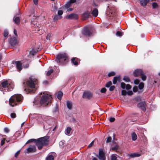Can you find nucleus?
<instances>
[{
  "instance_id": "f257e3e1",
  "label": "nucleus",
  "mask_w": 160,
  "mask_h": 160,
  "mask_svg": "<svg viewBox=\"0 0 160 160\" xmlns=\"http://www.w3.org/2000/svg\"><path fill=\"white\" fill-rule=\"evenodd\" d=\"M23 97L20 94H16L12 96L9 99V105L12 107H14L19 102H22Z\"/></svg>"
},
{
  "instance_id": "f03ea898",
  "label": "nucleus",
  "mask_w": 160,
  "mask_h": 160,
  "mask_svg": "<svg viewBox=\"0 0 160 160\" xmlns=\"http://www.w3.org/2000/svg\"><path fill=\"white\" fill-rule=\"evenodd\" d=\"M36 81L35 80L30 78L27 82V84L29 87L28 88H26L24 90L29 93H34L36 90L35 84Z\"/></svg>"
},
{
  "instance_id": "7ed1b4c3",
  "label": "nucleus",
  "mask_w": 160,
  "mask_h": 160,
  "mask_svg": "<svg viewBox=\"0 0 160 160\" xmlns=\"http://www.w3.org/2000/svg\"><path fill=\"white\" fill-rule=\"evenodd\" d=\"M43 95L42 97L40 103L45 106L47 105L52 99L51 95L50 93L47 92H43Z\"/></svg>"
},
{
  "instance_id": "20e7f679",
  "label": "nucleus",
  "mask_w": 160,
  "mask_h": 160,
  "mask_svg": "<svg viewBox=\"0 0 160 160\" xmlns=\"http://www.w3.org/2000/svg\"><path fill=\"white\" fill-rule=\"evenodd\" d=\"M56 61L59 64L64 65L68 62V58L65 53H62L57 55Z\"/></svg>"
},
{
  "instance_id": "39448f33",
  "label": "nucleus",
  "mask_w": 160,
  "mask_h": 160,
  "mask_svg": "<svg viewBox=\"0 0 160 160\" xmlns=\"http://www.w3.org/2000/svg\"><path fill=\"white\" fill-rule=\"evenodd\" d=\"M48 138L47 137H43L37 140L36 144L39 149H41L44 145L47 144L48 143Z\"/></svg>"
},
{
  "instance_id": "423d86ee",
  "label": "nucleus",
  "mask_w": 160,
  "mask_h": 160,
  "mask_svg": "<svg viewBox=\"0 0 160 160\" xmlns=\"http://www.w3.org/2000/svg\"><path fill=\"white\" fill-rule=\"evenodd\" d=\"M2 88L0 87V90L3 92L4 94V92L3 88L4 89L5 92L11 91L13 89V87L12 85L8 82L7 81H4L1 83Z\"/></svg>"
},
{
  "instance_id": "0eeeda50",
  "label": "nucleus",
  "mask_w": 160,
  "mask_h": 160,
  "mask_svg": "<svg viewBox=\"0 0 160 160\" xmlns=\"http://www.w3.org/2000/svg\"><path fill=\"white\" fill-rule=\"evenodd\" d=\"M98 158L99 160H106L105 153L102 149L99 150Z\"/></svg>"
},
{
  "instance_id": "6e6552de",
  "label": "nucleus",
  "mask_w": 160,
  "mask_h": 160,
  "mask_svg": "<svg viewBox=\"0 0 160 160\" xmlns=\"http://www.w3.org/2000/svg\"><path fill=\"white\" fill-rule=\"evenodd\" d=\"M9 43L12 47H14L17 44V40L14 37L10 38L9 41Z\"/></svg>"
},
{
  "instance_id": "1a4fd4ad",
  "label": "nucleus",
  "mask_w": 160,
  "mask_h": 160,
  "mask_svg": "<svg viewBox=\"0 0 160 160\" xmlns=\"http://www.w3.org/2000/svg\"><path fill=\"white\" fill-rule=\"evenodd\" d=\"M56 156V154L54 152H52L48 154L45 160H54V157Z\"/></svg>"
},
{
  "instance_id": "9d476101",
  "label": "nucleus",
  "mask_w": 160,
  "mask_h": 160,
  "mask_svg": "<svg viewBox=\"0 0 160 160\" xmlns=\"http://www.w3.org/2000/svg\"><path fill=\"white\" fill-rule=\"evenodd\" d=\"M82 34L86 36H89L91 34V32L89 30L87 27H85L82 31Z\"/></svg>"
},
{
  "instance_id": "9b49d317",
  "label": "nucleus",
  "mask_w": 160,
  "mask_h": 160,
  "mask_svg": "<svg viewBox=\"0 0 160 160\" xmlns=\"http://www.w3.org/2000/svg\"><path fill=\"white\" fill-rule=\"evenodd\" d=\"M143 72L140 69H137L135 70L133 72L134 75L135 77L141 76L143 75Z\"/></svg>"
},
{
  "instance_id": "f8f14e48",
  "label": "nucleus",
  "mask_w": 160,
  "mask_h": 160,
  "mask_svg": "<svg viewBox=\"0 0 160 160\" xmlns=\"http://www.w3.org/2000/svg\"><path fill=\"white\" fill-rule=\"evenodd\" d=\"M36 150V147L34 145H30L27 149V152L29 153L31 152H35Z\"/></svg>"
},
{
  "instance_id": "ddd939ff",
  "label": "nucleus",
  "mask_w": 160,
  "mask_h": 160,
  "mask_svg": "<svg viewBox=\"0 0 160 160\" xmlns=\"http://www.w3.org/2000/svg\"><path fill=\"white\" fill-rule=\"evenodd\" d=\"M137 106L139 108H140L143 111H145L146 110L144 102H140L137 104Z\"/></svg>"
},
{
  "instance_id": "4468645a",
  "label": "nucleus",
  "mask_w": 160,
  "mask_h": 160,
  "mask_svg": "<svg viewBox=\"0 0 160 160\" xmlns=\"http://www.w3.org/2000/svg\"><path fill=\"white\" fill-rule=\"evenodd\" d=\"M13 64H15L17 68L19 71L21 70L22 69V63L19 61H16L15 62V63L13 62Z\"/></svg>"
},
{
  "instance_id": "2eb2a0df",
  "label": "nucleus",
  "mask_w": 160,
  "mask_h": 160,
  "mask_svg": "<svg viewBox=\"0 0 160 160\" xmlns=\"http://www.w3.org/2000/svg\"><path fill=\"white\" fill-rule=\"evenodd\" d=\"M92 94L89 92H85L83 94V97L84 98L89 99L92 96Z\"/></svg>"
},
{
  "instance_id": "dca6fc26",
  "label": "nucleus",
  "mask_w": 160,
  "mask_h": 160,
  "mask_svg": "<svg viewBox=\"0 0 160 160\" xmlns=\"http://www.w3.org/2000/svg\"><path fill=\"white\" fill-rule=\"evenodd\" d=\"M66 18L68 19H75L78 18V15L74 13H72L69 15L66 16Z\"/></svg>"
},
{
  "instance_id": "f3484780",
  "label": "nucleus",
  "mask_w": 160,
  "mask_h": 160,
  "mask_svg": "<svg viewBox=\"0 0 160 160\" xmlns=\"http://www.w3.org/2000/svg\"><path fill=\"white\" fill-rule=\"evenodd\" d=\"M36 118L38 122H40L44 120L45 119V117L44 116H42L40 115H38L36 117Z\"/></svg>"
},
{
  "instance_id": "a211bd4d",
  "label": "nucleus",
  "mask_w": 160,
  "mask_h": 160,
  "mask_svg": "<svg viewBox=\"0 0 160 160\" xmlns=\"http://www.w3.org/2000/svg\"><path fill=\"white\" fill-rule=\"evenodd\" d=\"M98 10L96 8H95L92 11L91 14L93 16L96 17L98 16Z\"/></svg>"
},
{
  "instance_id": "6ab92c4d",
  "label": "nucleus",
  "mask_w": 160,
  "mask_h": 160,
  "mask_svg": "<svg viewBox=\"0 0 160 160\" xmlns=\"http://www.w3.org/2000/svg\"><path fill=\"white\" fill-rule=\"evenodd\" d=\"M118 82H120V77L118 76L114 77L113 79V83L115 84Z\"/></svg>"
},
{
  "instance_id": "aec40b11",
  "label": "nucleus",
  "mask_w": 160,
  "mask_h": 160,
  "mask_svg": "<svg viewBox=\"0 0 160 160\" xmlns=\"http://www.w3.org/2000/svg\"><path fill=\"white\" fill-rule=\"evenodd\" d=\"M90 14L89 12L88 11H86L83 14V19H86L87 18H88Z\"/></svg>"
},
{
  "instance_id": "412c9836",
  "label": "nucleus",
  "mask_w": 160,
  "mask_h": 160,
  "mask_svg": "<svg viewBox=\"0 0 160 160\" xmlns=\"http://www.w3.org/2000/svg\"><path fill=\"white\" fill-rule=\"evenodd\" d=\"M149 0H142L140 1V3L142 6L144 7L146 6L147 2H148Z\"/></svg>"
},
{
  "instance_id": "4be33fe9",
  "label": "nucleus",
  "mask_w": 160,
  "mask_h": 160,
  "mask_svg": "<svg viewBox=\"0 0 160 160\" xmlns=\"http://www.w3.org/2000/svg\"><path fill=\"white\" fill-rule=\"evenodd\" d=\"M2 136V138L1 140V146H2L4 145L5 143V140H6V136L5 135H2L1 136Z\"/></svg>"
},
{
  "instance_id": "5701e85b",
  "label": "nucleus",
  "mask_w": 160,
  "mask_h": 160,
  "mask_svg": "<svg viewBox=\"0 0 160 160\" xmlns=\"http://www.w3.org/2000/svg\"><path fill=\"white\" fill-rule=\"evenodd\" d=\"M13 21L16 24H18L20 23V20L19 17H14L13 18Z\"/></svg>"
},
{
  "instance_id": "b1692460",
  "label": "nucleus",
  "mask_w": 160,
  "mask_h": 160,
  "mask_svg": "<svg viewBox=\"0 0 160 160\" xmlns=\"http://www.w3.org/2000/svg\"><path fill=\"white\" fill-rule=\"evenodd\" d=\"M67 108L69 109L70 110L72 108V104L71 102L69 101H67Z\"/></svg>"
},
{
  "instance_id": "393cba45",
  "label": "nucleus",
  "mask_w": 160,
  "mask_h": 160,
  "mask_svg": "<svg viewBox=\"0 0 160 160\" xmlns=\"http://www.w3.org/2000/svg\"><path fill=\"white\" fill-rule=\"evenodd\" d=\"M141 154L137 153H133L131 154L130 156L132 158H134L135 157H139L140 156Z\"/></svg>"
},
{
  "instance_id": "a878e982",
  "label": "nucleus",
  "mask_w": 160,
  "mask_h": 160,
  "mask_svg": "<svg viewBox=\"0 0 160 160\" xmlns=\"http://www.w3.org/2000/svg\"><path fill=\"white\" fill-rule=\"evenodd\" d=\"M132 138L133 141H135L137 139V136L135 132H134L132 134Z\"/></svg>"
},
{
  "instance_id": "bb28decb",
  "label": "nucleus",
  "mask_w": 160,
  "mask_h": 160,
  "mask_svg": "<svg viewBox=\"0 0 160 160\" xmlns=\"http://www.w3.org/2000/svg\"><path fill=\"white\" fill-rule=\"evenodd\" d=\"M62 95H63V93L61 91H59L58 92V93L57 96V98L59 100H61V98H62Z\"/></svg>"
},
{
  "instance_id": "cd10ccee",
  "label": "nucleus",
  "mask_w": 160,
  "mask_h": 160,
  "mask_svg": "<svg viewBox=\"0 0 160 160\" xmlns=\"http://www.w3.org/2000/svg\"><path fill=\"white\" fill-rule=\"evenodd\" d=\"M71 130V128L70 127H68L66 130L65 132V134L67 135H68L70 134Z\"/></svg>"
},
{
  "instance_id": "c85d7f7f",
  "label": "nucleus",
  "mask_w": 160,
  "mask_h": 160,
  "mask_svg": "<svg viewBox=\"0 0 160 160\" xmlns=\"http://www.w3.org/2000/svg\"><path fill=\"white\" fill-rule=\"evenodd\" d=\"M76 58H73L71 59L72 62L75 65H78V62L76 60Z\"/></svg>"
},
{
  "instance_id": "c756f323",
  "label": "nucleus",
  "mask_w": 160,
  "mask_h": 160,
  "mask_svg": "<svg viewBox=\"0 0 160 160\" xmlns=\"http://www.w3.org/2000/svg\"><path fill=\"white\" fill-rule=\"evenodd\" d=\"M144 86V83L143 82H141L139 84L138 88L140 89L141 90L143 88Z\"/></svg>"
},
{
  "instance_id": "7c9ffc66",
  "label": "nucleus",
  "mask_w": 160,
  "mask_h": 160,
  "mask_svg": "<svg viewBox=\"0 0 160 160\" xmlns=\"http://www.w3.org/2000/svg\"><path fill=\"white\" fill-rule=\"evenodd\" d=\"M111 160H117L116 154H113L111 156Z\"/></svg>"
},
{
  "instance_id": "2f4dec72",
  "label": "nucleus",
  "mask_w": 160,
  "mask_h": 160,
  "mask_svg": "<svg viewBox=\"0 0 160 160\" xmlns=\"http://www.w3.org/2000/svg\"><path fill=\"white\" fill-rule=\"evenodd\" d=\"M112 85V82L111 81H109L106 83L105 86L107 88H109Z\"/></svg>"
},
{
  "instance_id": "473e14b6",
  "label": "nucleus",
  "mask_w": 160,
  "mask_h": 160,
  "mask_svg": "<svg viewBox=\"0 0 160 160\" xmlns=\"http://www.w3.org/2000/svg\"><path fill=\"white\" fill-rule=\"evenodd\" d=\"M116 35L117 36L121 37L123 35V33L121 32L118 31L116 32Z\"/></svg>"
},
{
  "instance_id": "72a5a7b5",
  "label": "nucleus",
  "mask_w": 160,
  "mask_h": 160,
  "mask_svg": "<svg viewBox=\"0 0 160 160\" xmlns=\"http://www.w3.org/2000/svg\"><path fill=\"white\" fill-rule=\"evenodd\" d=\"M37 140L34 139H32L28 140L26 143V144L28 143L29 142H34L36 143Z\"/></svg>"
},
{
  "instance_id": "f704fd0d",
  "label": "nucleus",
  "mask_w": 160,
  "mask_h": 160,
  "mask_svg": "<svg viewBox=\"0 0 160 160\" xmlns=\"http://www.w3.org/2000/svg\"><path fill=\"white\" fill-rule=\"evenodd\" d=\"M71 3L69 2H68L65 5V7L66 8H68L70 6Z\"/></svg>"
},
{
  "instance_id": "c9c22d12",
  "label": "nucleus",
  "mask_w": 160,
  "mask_h": 160,
  "mask_svg": "<svg viewBox=\"0 0 160 160\" xmlns=\"http://www.w3.org/2000/svg\"><path fill=\"white\" fill-rule=\"evenodd\" d=\"M53 70L52 69H51L48 71L47 73V75L48 76L50 75L52 72H53Z\"/></svg>"
},
{
  "instance_id": "e433bc0d",
  "label": "nucleus",
  "mask_w": 160,
  "mask_h": 160,
  "mask_svg": "<svg viewBox=\"0 0 160 160\" xmlns=\"http://www.w3.org/2000/svg\"><path fill=\"white\" fill-rule=\"evenodd\" d=\"M112 138L111 137L108 136V137L107 138H106V142L107 143H109L110 142L111 140H112Z\"/></svg>"
},
{
  "instance_id": "4c0bfd02",
  "label": "nucleus",
  "mask_w": 160,
  "mask_h": 160,
  "mask_svg": "<svg viewBox=\"0 0 160 160\" xmlns=\"http://www.w3.org/2000/svg\"><path fill=\"white\" fill-rule=\"evenodd\" d=\"M115 73L114 72H110L108 74V76L109 77L113 76L115 75Z\"/></svg>"
},
{
  "instance_id": "58836bf2",
  "label": "nucleus",
  "mask_w": 160,
  "mask_h": 160,
  "mask_svg": "<svg viewBox=\"0 0 160 160\" xmlns=\"http://www.w3.org/2000/svg\"><path fill=\"white\" fill-rule=\"evenodd\" d=\"M118 148V146L117 145H115L112 148V149L113 150H117Z\"/></svg>"
},
{
  "instance_id": "ea45409f",
  "label": "nucleus",
  "mask_w": 160,
  "mask_h": 160,
  "mask_svg": "<svg viewBox=\"0 0 160 160\" xmlns=\"http://www.w3.org/2000/svg\"><path fill=\"white\" fill-rule=\"evenodd\" d=\"M152 5L153 8H156L158 7L157 4L155 2H152Z\"/></svg>"
},
{
  "instance_id": "a19ab883",
  "label": "nucleus",
  "mask_w": 160,
  "mask_h": 160,
  "mask_svg": "<svg viewBox=\"0 0 160 160\" xmlns=\"http://www.w3.org/2000/svg\"><path fill=\"white\" fill-rule=\"evenodd\" d=\"M36 52L34 50L32 49L31 51H30V53L32 55V56H33L35 55Z\"/></svg>"
},
{
  "instance_id": "79ce46f5",
  "label": "nucleus",
  "mask_w": 160,
  "mask_h": 160,
  "mask_svg": "<svg viewBox=\"0 0 160 160\" xmlns=\"http://www.w3.org/2000/svg\"><path fill=\"white\" fill-rule=\"evenodd\" d=\"M121 84V87L122 89L125 88L126 85L124 82H122Z\"/></svg>"
},
{
  "instance_id": "37998d69",
  "label": "nucleus",
  "mask_w": 160,
  "mask_h": 160,
  "mask_svg": "<svg viewBox=\"0 0 160 160\" xmlns=\"http://www.w3.org/2000/svg\"><path fill=\"white\" fill-rule=\"evenodd\" d=\"M141 76H142V78H142V80L143 81H145L146 80V75H144L143 74V75H141Z\"/></svg>"
},
{
  "instance_id": "c03bdc74",
  "label": "nucleus",
  "mask_w": 160,
  "mask_h": 160,
  "mask_svg": "<svg viewBox=\"0 0 160 160\" xmlns=\"http://www.w3.org/2000/svg\"><path fill=\"white\" fill-rule=\"evenodd\" d=\"M123 80L125 82H128L130 81L128 77H124L123 78Z\"/></svg>"
},
{
  "instance_id": "a18cd8bd",
  "label": "nucleus",
  "mask_w": 160,
  "mask_h": 160,
  "mask_svg": "<svg viewBox=\"0 0 160 160\" xmlns=\"http://www.w3.org/2000/svg\"><path fill=\"white\" fill-rule=\"evenodd\" d=\"M8 35V32L7 30H5L3 33V36L5 37H7Z\"/></svg>"
},
{
  "instance_id": "49530a36",
  "label": "nucleus",
  "mask_w": 160,
  "mask_h": 160,
  "mask_svg": "<svg viewBox=\"0 0 160 160\" xmlns=\"http://www.w3.org/2000/svg\"><path fill=\"white\" fill-rule=\"evenodd\" d=\"M115 86H112L110 87L109 90L111 91H113L115 88Z\"/></svg>"
},
{
  "instance_id": "de8ad7c7",
  "label": "nucleus",
  "mask_w": 160,
  "mask_h": 160,
  "mask_svg": "<svg viewBox=\"0 0 160 160\" xmlns=\"http://www.w3.org/2000/svg\"><path fill=\"white\" fill-rule=\"evenodd\" d=\"M125 88L127 90H129V89H130L131 88V86L129 84H127Z\"/></svg>"
},
{
  "instance_id": "09e8293b",
  "label": "nucleus",
  "mask_w": 160,
  "mask_h": 160,
  "mask_svg": "<svg viewBox=\"0 0 160 160\" xmlns=\"http://www.w3.org/2000/svg\"><path fill=\"white\" fill-rule=\"evenodd\" d=\"M4 131L6 133H8L9 132V130L8 128L6 127L4 128Z\"/></svg>"
},
{
  "instance_id": "8fccbe9b",
  "label": "nucleus",
  "mask_w": 160,
  "mask_h": 160,
  "mask_svg": "<svg viewBox=\"0 0 160 160\" xmlns=\"http://www.w3.org/2000/svg\"><path fill=\"white\" fill-rule=\"evenodd\" d=\"M100 91L102 93H104L106 91V89L105 88H103L101 89Z\"/></svg>"
},
{
  "instance_id": "3c124183",
  "label": "nucleus",
  "mask_w": 160,
  "mask_h": 160,
  "mask_svg": "<svg viewBox=\"0 0 160 160\" xmlns=\"http://www.w3.org/2000/svg\"><path fill=\"white\" fill-rule=\"evenodd\" d=\"M64 143V141H62L59 142V145L61 147H62Z\"/></svg>"
},
{
  "instance_id": "603ef678",
  "label": "nucleus",
  "mask_w": 160,
  "mask_h": 160,
  "mask_svg": "<svg viewBox=\"0 0 160 160\" xmlns=\"http://www.w3.org/2000/svg\"><path fill=\"white\" fill-rule=\"evenodd\" d=\"M138 90V88L137 86L134 87L133 88V91L134 92H136Z\"/></svg>"
},
{
  "instance_id": "864d4df0",
  "label": "nucleus",
  "mask_w": 160,
  "mask_h": 160,
  "mask_svg": "<svg viewBox=\"0 0 160 160\" xmlns=\"http://www.w3.org/2000/svg\"><path fill=\"white\" fill-rule=\"evenodd\" d=\"M11 117L12 118H14L16 117V115L15 113H12L11 114Z\"/></svg>"
},
{
  "instance_id": "5fc2aeb1",
  "label": "nucleus",
  "mask_w": 160,
  "mask_h": 160,
  "mask_svg": "<svg viewBox=\"0 0 160 160\" xmlns=\"http://www.w3.org/2000/svg\"><path fill=\"white\" fill-rule=\"evenodd\" d=\"M58 13V15H61L63 14V11L61 10H59Z\"/></svg>"
},
{
  "instance_id": "6e6d98bb",
  "label": "nucleus",
  "mask_w": 160,
  "mask_h": 160,
  "mask_svg": "<svg viewBox=\"0 0 160 160\" xmlns=\"http://www.w3.org/2000/svg\"><path fill=\"white\" fill-rule=\"evenodd\" d=\"M58 108L57 106L56 105V106L55 108L53 110V111L54 112H57L58 111Z\"/></svg>"
},
{
  "instance_id": "4d7b16f0",
  "label": "nucleus",
  "mask_w": 160,
  "mask_h": 160,
  "mask_svg": "<svg viewBox=\"0 0 160 160\" xmlns=\"http://www.w3.org/2000/svg\"><path fill=\"white\" fill-rule=\"evenodd\" d=\"M139 80L137 79H136L134 81V83L135 84L137 85L139 83Z\"/></svg>"
},
{
  "instance_id": "13d9d810",
  "label": "nucleus",
  "mask_w": 160,
  "mask_h": 160,
  "mask_svg": "<svg viewBox=\"0 0 160 160\" xmlns=\"http://www.w3.org/2000/svg\"><path fill=\"white\" fill-rule=\"evenodd\" d=\"M127 92L125 90H122V95H125L126 94Z\"/></svg>"
},
{
  "instance_id": "bf43d9fd",
  "label": "nucleus",
  "mask_w": 160,
  "mask_h": 160,
  "mask_svg": "<svg viewBox=\"0 0 160 160\" xmlns=\"http://www.w3.org/2000/svg\"><path fill=\"white\" fill-rule=\"evenodd\" d=\"M20 150L18 151L15 154V157L17 158L20 153Z\"/></svg>"
},
{
  "instance_id": "052dcab7",
  "label": "nucleus",
  "mask_w": 160,
  "mask_h": 160,
  "mask_svg": "<svg viewBox=\"0 0 160 160\" xmlns=\"http://www.w3.org/2000/svg\"><path fill=\"white\" fill-rule=\"evenodd\" d=\"M115 119L114 118L111 117L109 119V121L111 122H114L115 121Z\"/></svg>"
},
{
  "instance_id": "680f3d73",
  "label": "nucleus",
  "mask_w": 160,
  "mask_h": 160,
  "mask_svg": "<svg viewBox=\"0 0 160 160\" xmlns=\"http://www.w3.org/2000/svg\"><path fill=\"white\" fill-rule=\"evenodd\" d=\"M94 141H92L88 146V148L91 147L93 144Z\"/></svg>"
},
{
  "instance_id": "e2e57ef3",
  "label": "nucleus",
  "mask_w": 160,
  "mask_h": 160,
  "mask_svg": "<svg viewBox=\"0 0 160 160\" xmlns=\"http://www.w3.org/2000/svg\"><path fill=\"white\" fill-rule=\"evenodd\" d=\"M127 94L128 95H131L132 94H133V92L132 91H128V92H127Z\"/></svg>"
},
{
  "instance_id": "0e129e2a",
  "label": "nucleus",
  "mask_w": 160,
  "mask_h": 160,
  "mask_svg": "<svg viewBox=\"0 0 160 160\" xmlns=\"http://www.w3.org/2000/svg\"><path fill=\"white\" fill-rule=\"evenodd\" d=\"M70 3H72L75 2H76V0H70L69 1Z\"/></svg>"
},
{
  "instance_id": "69168bd1",
  "label": "nucleus",
  "mask_w": 160,
  "mask_h": 160,
  "mask_svg": "<svg viewBox=\"0 0 160 160\" xmlns=\"http://www.w3.org/2000/svg\"><path fill=\"white\" fill-rule=\"evenodd\" d=\"M51 37V35L50 34H48L47 35V37H46V39L48 40V39H49Z\"/></svg>"
},
{
  "instance_id": "338daca9",
  "label": "nucleus",
  "mask_w": 160,
  "mask_h": 160,
  "mask_svg": "<svg viewBox=\"0 0 160 160\" xmlns=\"http://www.w3.org/2000/svg\"><path fill=\"white\" fill-rule=\"evenodd\" d=\"M33 2L35 5H37L38 4V0H33Z\"/></svg>"
},
{
  "instance_id": "774afa93",
  "label": "nucleus",
  "mask_w": 160,
  "mask_h": 160,
  "mask_svg": "<svg viewBox=\"0 0 160 160\" xmlns=\"http://www.w3.org/2000/svg\"><path fill=\"white\" fill-rule=\"evenodd\" d=\"M14 33L15 36H17V32L15 29H14Z\"/></svg>"
}]
</instances>
